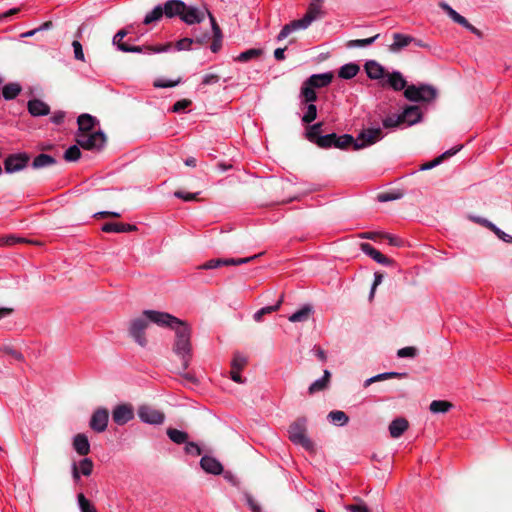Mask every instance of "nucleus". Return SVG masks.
<instances>
[{
  "mask_svg": "<svg viewBox=\"0 0 512 512\" xmlns=\"http://www.w3.org/2000/svg\"><path fill=\"white\" fill-rule=\"evenodd\" d=\"M55 163H56V160L54 157H52L48 154L41 153L34 158V160L31 163V166L33 169L37 170V169H42L45 167L52 166Z\"/></svg>",
  "mask_w": 512,
  "mask_h": 512,
  "instance_id": "2f4dec72",
  "label": "nucleus"
},
{
  "mask_svg": "<svg viewBox=\"0 0 512 512\" xmlns=\"http://www.w3.org/2000/svg\"><path fill=\"white\" fill-rule=\"evenodd\" d=\"M417 355V349L412 346L401 348L397 351V356L399 358H413Z\"/></svg>",
  "mask_w": 512,
  "mask_h": 512,
  "instance_id": "4d7b16f0",
  "label": "nucleus"
},
{
  "mask_svg": "<svg viewBox=\"0 0 512 512\" xmlns=\"http://www.w3.org/2000/svg\"><path fill=\"white\" fill-rule=\"evenodd\" d=\"M190 104H191V101L188 99L179 100L173 105L172 111L180 112V111L184 110L185 108H187Z\"/></svg>",
  "mask_w": 512,
  "mask_h": 512,
  "instance_id": "338daca9",
  "label": "nucleus"
},
{
  "mask_svg": "<svg viewBox=\"0 0 512 512\" xmlns=\"http://www.w3.org/2000/svg\"><path fill=\"white\" fill-rule=\"evenodd\" d=\"M109 412L106 408H98L94 411L90 419V427L95 432H104L107 428Z\"/></svg>",
  "mask_w": 512,
  "mask_h": 512,
  "instance_id": "ddd939ff",
  "label": "nucleus"
},
{
  "mask_svg": "<svg viewBox=\"0 0 512 512\" xmlns=\"http://www.w3.org/2000/svg\"><path fill=\"white\" fill-rule=\"evenodd\" d=\"M306 112L302 116V121L304 123H311L313 122L317 117V107L314 103H307Z\"/></svg>",
  "mask_w": 512,
  "mask_h": 512,
  "instance_id": "8fccbe9b",
  "label": "nucleus"
},
{
  "mask_svg": "<svg viewBox=\"0 0 512 512\" xmlns=\"http://www.w3.org/2000/svg\"><path fill=\"white\" fill-rule=\"evenodd\" d=\"M167 435H168L169 439L176 444L186 443L188 440V437H189L186 432L175 429V428H168Z\"/></svg>",
  "mask_w": 512,
  "mask_h": 512,
  "instance_id": "c9c22d12",
  "label": "nucleus"
},
{
  "mask_svg": "<svg viewBox=\"0 0 512 512\" xmlns=\"http://www.w3.org/2000/svg\"><path fill=\"white\" fill-rule=\"evenodd\" d=\"M246 364L247 358L240 353H236L231 362V367L233 369L242 370L246 366Z\"/></svg>",
  "mask_w": 512,
  "mask_h": 512,
  "instance_id": "5fc2aeb1",
  "label": "nucleus"
},
{
  "mask_svg": "<svg viewBox=\"0 0 512 512\" xmlns=\"http://www.w3.org/2000/svg\"><path fill=\"white\" fill-rule=\"evenodd\" d=\"M405 376H406V373H398V372L381 373V374H378L376 376H373V377L367 379L364 382V387H368L370 384H372L376 381L386 380V379L395 378V377H405Z\"/></svg>",
  "mask_w": 512,
  "mask_h": 512,
  "instance_id": "a19ab883",
  "label": "nucleus"
},
{
  "mask_svg": "<svg viewBox=\"0 0 512 512\" xmlns=\"http://www.w3.org/2000/svg\"><path fill=\"white\" fill-rule=\"evenodd\" d=\"M162 8V5H157L154 7L152 11L146 14L143 23L145 25H149L153 22L159 21L163 16H165L164 10H162Z\"/></svg>",
  "mask_w": 512,
  "mask_h": 512,
  "instance_id": "ea45409f",
  "label": "nucleus"
},
{
  "mask_svg": "<svg viewBox=\"0 0 512 512\" xmlns=\"http://www.w3.org/2000/svg\"><path fill=\"white\" fill-rule=\"evenodd\" d=\"M355 141L356 139L349 134H343L341 136L337 135L335 148L345 149L348 146L353 145V148L355 149Z\"/></svg>",
  "mask_w": 512,
  "mask_h": 512,
  "instance_id": "49530a36",
  "label": "nucleus"
},
{
  "mask_svg": "<svg viewBox=\"0 0 512 512\" xmlns=\"http://www.w3.org/2000/svg\"><path fill=\"white\" fill-rule=\"evenodd\" d=\"M310 26L308 21L305 20L304 17L301 19L293 20L290 23L284 25L277 35V41H282L287 38L292 32L298 30H305Z\"/></svg>",
  "mask_w": 512,
  "mask_h": 512,
  "instance_id": "4468645a",
  "label": "nucleus"
},
{
  "mask_svg": "<svg viewBox=\"0 0 512 512\" xmlns=\"http://www.w3.org/2000/svg\"><path fill=\"white\" fill-rule=\"evenodd\" d=\"M333 77L334 75L332 72L313 74L306 80V82L313 88H323L332 82Z\"/></svg>",
  "mask_w": 512,
  "mask_h": 512,
  "instance_id": "a211bd4d",
  "label": "nucleus"
},
{
  "mask_svg": "<svg viewBox=\"0 0 512 512\" xmlns=\"http://www.w3.org/2000/svg\"><path fill=\"white\" fill-rule=\"evenodd\" d=\"M198 194L199 193H188V192H183V191H176L174 193V196L188 202V201L196 200V197Z\"/></svg>",
  "mask_w": 512,
  "mask_h": 512,
  "instance_id": "0e129e2a",
  "label": "nucleus"
},
{
  "mask_svg": "<svg viewBox=\"0 0 512 512\" xmlns=\"http://www.w3.org/2000/svg\"><path fill=\"white\" fill-rule=\"evenodd\" d=\"M127 31L125 29L119 30L113 37V45H115L120 51L121 47L128 46L127 43L123 42V38L127 35Z\"/></svg>",
  "mask_w": 512,
  "mask_h": 512,
  "instance_id": "6e6d98bb",
  "label": "nucleus"
},
{
  "mask_svg": "<svg viewBox=\"0 0 512 512\" xmlns=\"http://www.w3.org/2000/svg\"><path fill=\"white\" fill-rule=\"evenodd\" d=\"M200 466L209 474L219 475L223 472L222 464L216 458L211 456H203L200 460Z\"/></svg>",
  "mask_w": 512,
  "mask_h": 512,
  "instance_id": "dca6fc26",
  "label": "nucleus"
},
{
  "mask_svg": "<svg viewBox=\"0 0 512 512\" xmlns=\"http://www.w3.org/2000/svg\"><path fill=\"white\" fill-rule=\"evenodd\" d=\"M193 43V39L191 38H183L176 42L177 50H188Z\"/></svg>",
  "mask_w": 512,
  "mask_h": 512,
  "instance_id": "69168bd1",
  "label": "nucleus"
},
{
  "mask_svg": "<svg viewBox=\"0 0 512 512\" xmlns=\"http://www.w3.org/2000/svg\"><path fill=\"white\" fill-rule=\"evenodd\" d=\"M474 220L477 223L482 224L483 226L487 227L491 231H493L501 240L507 243H512V236L506 234L505 232L501 231L497 226H495L492 222L482 219V218H474Z\"/></svg>",
  "mask_w": 512,
  "mask_h": 512,
  "instance_id": "7c9ffc66",
  "label": "nucleus"
},
{
  "mask_svg": "<svg viewBox=\"0 0 512 512\" xmlns=\"http://www.w3.org/2000/svg\"><path fill=\"white\" fill-rule=\"evenodd\" d=\"M79 145L70 146L64 153V159L68 162L77 161L81 157Z\"/></svg>",
  "mask_w": 512,
  "mask_h": 512,
  "instance_id": "3c124183",
  "label": "nucleus"
},
{
  "mask_svg": "<svg viewBox=\"0 0 512 512\" xmlns=\"http://www.w3.org/2000/svg\"><path fill=\"white\" fill-rule=\"evenodd\" d=\"M173 330L175 332L173 352L181 358L182 368L186 370L192 356L191 328L186 322L181 321Z\"/></svg>",
  "mask_w": 512,
  "mask_h": 512,
  "instance_id": "f257e3e1",
  "label": "nucleus"
},
{
  "mask_svg": "<svg viewBox=\"0 0 512 512\" xmlns=\"http://www.w3.org/2000/svg\"><path fill=\"white\" fill-rule=\"evenodd\" d=\"M322 3L312 1L310 2L305 15L303 16L306 21L311 25L313 21L324 16Z\"/></svg>",
  "mask_w": 512,
  "mask_h": 512,
  "instance_id": "5701e85b",
  "label": "nucleus"
},
{
  "mask_svg": "<svg viewBox=\"0 0 512 512\" xmlns=\"http://www.w3.org/2000/svg\"><path fill=\"white\" fill-rule=\"evenodd\" d=\"M95 122L96 119L90 114H81L77 119L78 133L91 132L94 128Z\"/></svg>",
  "mask_w": 512,
  "mask_h": 512,
  "instance_id": "cd10ccee",
  "label": "nucleus"
},
{
  "mask_svg": "<svg viewBox=\"0 0 512 512\" xmlns=\"http://www.w3.org/2000/svg\"><path fill=\"white\" fill-rule=\"evenodd\" d=\"M301 97L304 103H314L317 100L315 88L307 84L305 81L301 87Z\"/></svg>",
  "mask_w": 512,
  "mask_h": 512,
  "instance_id": "e433bc0d",
  "label": "nucleus"
},
{
  "mask_svg": "<svg viewBox=\"0 0 512 512\" xmlns=\"http://www.w3.org/2000/svg\"><path fill=\"white\" fill-rule=\"evenodd\" d=\"M383 138L381 128H369L363 130L356 138L355 150L373 145Z\"/></svg>",
  "mask_w": 512,
  "mask_h": 512,
  "instance_id": "1a4fd4ad",
  "label": "nucleus"
},
{
  "mask_svg": "<svg viewBox=\"0 0 512 512\" xmlns=\"http://www.w3.org/2000/svg\"><path fill=\"white\" fill-rule=\"evenodd\" d=\"M30 161V156L25 153L10 154L4 161V170L6 173L12 174L24 170Z\"/></svg>",
  "mask_w": 512,
  "mask_h": 512,
  "instance_id": "6e6552de",
  "label": "nucleus"
},
{
  "mask_svg": "<svg viewBox=\"0 0 512 512\" xmlns=\"http://www.w3.org/2000/svg\"><path fill=\"white\" fill-rule=\"evenodd\" d=\"M382 124L384 128H396L403 123L400 114H393L384 118Z\"/></svg>",
  "mask_w": 512,
  "mask_h": 512,
  "instance_id": "864d4df0",
  "label": "nucleus"
},
{
  "mask_svg": "<svg viewBox=\"0 0 512 512\" xmlns=\"http://www.w3.org/2000/svg\"><path fill=\"white\" fill-rule=\"evenodd\" d=\"M402 123H406L408 126L418 123L422 118V113L417 106H408L400 114Z\"/></svg>",
  "mask_w": 512,
  "mask_h": 512,
  "instance_id": "f3484780",
  "label": "nucleus"
},
{
  "mask_svg": "<svg viewBox=\"0 0 512 512\" xmlns=\"http://www.w3.org/2000/svg\"><path fill=\"white\" fill-rule=\"evenodd\" d=\"M76 142L85 150H99L104 146L106 137L101 131L82 132L76 134Z\"/></svg>",
  "mask_w": 512,
  "mask_h": 512,
  "instance_id": "39448f33",
  "label": "nucleus"
},
{
  "mask_svg": "<svg viewBox=\"0 0 512 512\" xmlns=\"http://www.w3.org/2000/svg\"><path fill=\"white\" fill-rule=\"evenodd\" d=\"M345 508L349 512H370L368 507L365 505H347Z\"/></svg>",
  "mask_w": 512,
  "mask_h": 512,
  "instance_id": "774afa93",
  "label": "nucleus"
},
{
  "mask_svg": "<svg viewBox=\"0 0 512 512\" xmlns=\"http://www.w3.org/2000/svg\"><path fill=\"white\" fill-rule=\"evenodd\" d=\"M408 421L405 418H397L389 425V433L392 438L400 437L408 428Z\"/></svg>",
  "mask_w": 512,
  "mask_h": 512,
  "instance_id": "393cba45",
  "label": "nucleus"
},
{
  "mask_svg": "<svg viewBox=\"0 0 512 512\" xmlns=\"http://www.w3.org/2000/svg\"><path fill=\"white\" fill-rule=\"evenodd\" d=\"M206 15H208L210 18L211 27H212L213 32L216 35H219L220 28H219L218 24L216 23L213 15L207 9H199L197 7L188 6L185 4V9L181 16V20L188 25H193V24L201 23L202 21H204Z\"/></svg>",
  "mask_w": 512,
  "mask_h": 512,
  "instance_id": "7ed1b4c3",
  "label": "nucleus"
},
{
  "mask_svg": "<svg viewBox=\"0 0 512 512\" xmlns=\"http://www.w3.org/2000/svg\"><path fill=\"white\" fill-rule=\"evenodd\" d=\"M184 449H185V452L187 454H191V455H195V456H199L202 453L201 448L195 442H188L187 441L185 443V448Z\"/></svg>",
  "mask_w": 512,
  "mask_h": 512,
  "instance_id": "bf43d9fd",
  "label": "nucleus"
},
{
  "mask_svg": "<svg viewBox=\"0 0 512 512\" xmlns=\"http://www.w3.org/2000/svg\"><path fill=\"white\" fill-rule=\"evenodd\" d=\"M80 473L84 476H90L93 472V462L90 458H83L79 464H77Z\"/></svg>",
  "mask_w": 512,
  "mask_h": 512,
  "instance_id": "603ef678",
  "label": "nucleus"
},
{
  "mask_svg": "<svg viewBox=\"0 0 512 512\" xmlns=\"http://www.w3.org/2000/svg\"><path fill=\"white\" fill-rule=\"evenodd\" d=\"M313 312V308L311 305L306 304L296 312H294L292 315L289 316V321L296 323V322H306L310 318L311 314Z\"/></svg>",
  "mask_w": 512,
  "mask_h": 512,
  "instance_id": "c85d7f7f",
  "label": "nucleus"
},
{
  "mask_svg": "<svg viewBox=\"0 0 512 512\" xmlns=\"http://www.w3.org/2000/svg\"><path fill=\"white\" fill-rule=\"evenodd\" d=\"M328 420L335 425L344 426L348 423L349 418L343 411L334 410L328 414Z\"/></svg>",
  "mask_w": 512,
  "mask_h": 512,
  "instance_id": "58836bf2",
  "label": "nucleus"
},
{
  "mask_svg": "<svg viewBox=\"0 0 512 512\" xmlns=\"http://www.w3.org/2000/svg\"><path fill=\"white\" fill-rule=\"evenodd\" d=\"M378 37H379V34H376L372 37L365 38V39L350 40L347 42L346 46L348 48L366 47V46H369L372 43H374Z\"/></svg>",
  "mask_w": 512,
  "mask_h": 512,
  "instance_id": "a18cd8bd",
  "label": "nucleus"
},
{
  "mask_svg": "<svg viewBox=\"0 0 512 512\" xmlns=\"http://www.w3.org/2000/svg\"><path fill=\"white\" fill-rule=\"evenodd\" d=\"M21 92V86L18 83H8L2 88V95L6 100L16 98Z\"/></svg>",
  "mask_w": 512,
  "mask_h": 512,
  "instance_id": "f704fd0d",
  "label": "nucleus"
},
{
  "mask_svg": "<svg viewBox=\"0 0 512 512\" xmlns=\"http://www.w3.org/2000/svg\"><path fill=\"white\" fill-rule=\"evenodd\" d=\"M461 147L462 146H459L457 148L448 150L444 152L442 155L435 158L434 160L424 163L423 165H421L420 170L425 171L434 168L435 166L439 165L446 157L456 154L461 149Z\"/></svg>",
  "mask_w": 512,
  "mask_h": 512,
  "instance_id": "473e14b6",
  "label": "nucleus"
},
{
  "mask_svg": "<svg viewBox=\"0 0 512 512\" xmlns=\"http://www.w3.org/2000/svg\"><path fill=\"white\" fill-rule=\"evenodd\" d=\"M361 250L368 256H370L374 261L382 265H390L392 264V260L383 255L380 251L375 249L369 243H362Z\"/></svg>",
  "mask_w": 512,
  "mask_h": 512,
  "instance_id": "6ab92c4d",
  "label": "nucleus"
},
{
  "mask_svg": "<svg viewBox=\"0 0 512 512\" xmlns=\"http://www.w3.org/2000/svg\"><path fill=\"white\" fill-rule=\"evenodd\" d=\"M149 322L147 318L143 316L137 317L131 320L129 325V335L134 339V341L142 347L147 345V339L145 336V330L147 329Z\"/></svg>",
  "mask_w": 512,
  "mask_h": 512,
  "instance_id": "0eeeda50",
  "label": "nucleus"
},
{
  "mask_svg": "<svg viewBox=\"0 0 512 512\" xmlns=\"http://www.w3.org/2000/svg\"><path fill=\"white\" fill-rule=\"evenodd\" d=\"M138 416L142 422L154 425L162 424L165 419L162 412L146 405L139 407Z\"/></svg>",
  "mask_w": 512,
  "mask_h": 512,
  "instance_id": "f8f14e48",
  "label": "nucleus"
},
{
  "mask_svg": "<svg viewBox=\"0 0 512 512\" xmlns=\"http://www.w3.org/2000/svg\"><path fill=\"white\" fill-rule=\"evenodd\" d=\"M389 85L395 91H401L406 89V80L403 78L400 72H393L387 74L386 79L383 82V85Z\"/></svg>",
  "mask_w": 512,
  "mask_h": 512,
  "instance_id": "412c9836",
  "label": "nucleus"
},
{
  "mask_svg": "<svg viewBox=\"0 0 512 512\" xmlns=\"http://www.w3.org/2000/svg\"><path fill=\"white\" fill-rule=\"evenodd\" d=\"M331 374L328 370H324L323 377L314 381L308 389L310 395L323 391L327 388Z\"/></svg>",
  "mask_w": 512,
  "mask_h": 512,
  "instance_id": "c756f323",
  "label": "nucleus"
},
{
  "mask_svg": "<svg viewBox=\"0 0 512 512\" xmlns=\"http://www.w3.org/2000/svg\"><path fill=\"white\" fill-rule=\"evenodd\" d=\"M72 47L74 50V56L77 60L85 61V56L83 53L82 45L79 41L75 40L72 42Z\"/></svg>",
  "mask_w": 512,
  "mask_h": 512,
  "instance_id": "680f3d73",
  "label": "nucleus"
},
{
  "mask_svg": "<svg viewBox=\"0 0 512 512\" xmlns=\"http://www.w3.org/2000/svg\"><path fill=\"white\" fill-rule=\"evenodd\" d=\"M437 94L436 88L428 84L408 85L404 91V96L412 102H431Z\"/></svg>",
  "mask_w": 512,
  "mask_h": 512,
  "instance_id": "20e7f679",
  "label": "nucleus"
},
{
  "mask_svg": "<svg viewBox=\"0 0 512 512\" xmlns=\"http://www.w3.org/2000/svg\"><path fill=\"white\" fill-rule=\"evenodd\" d=\"M143 316L147 318L149 323H154L160 327H168L172 330L182 321L169 313L156 310H145Z\"/></svg>",
  "mask_w": 512,
  "mask_h": 512,
  "instance_id": "423d86ee",
  "label": "nucleus"
},
{
  "mask_svg": "<svg viewBox=\"0 0 512 512\" xmlns=\"http://www.w3.org/2000/svg\"><path fill=\"white\" fill-rule=\"evenodd\" d=\"M289 439L296 445L302 446L307 451L314 450V443L306 435V419L299 418L293 422L288 430Z\"/></svg>",
  "mask_w": 512,
  "mask_h": 512,
  "instance_id": "f03ea898",
  "label": "nucleus"
},
{
  "mask_svg": "<svg viewBox=\"0 0 512 512\" xmlns=\"http://www.w3.org/2000/svg\"><path fill=\"white\" fill-rule=\"evenodd\" d=\"M77 500L81 512H97L95 506L84 496V494L79 493Z\"/></svg>",
  "mask_w": 512,
  "mask_h": 512,
  "instance_id": "de8ad7c7",
  "label": "nucleus"
},
{
  "mask_svg": "<svg viewBox=\"0 0 512 512\" xmlns=\"http://www.w3.org/2000/svg\"><path fill=\"white\" fill-rule=\"evenodd\" d=\"M257 257H258V255H254V256L246 257V258H237V259H235V258L211 259V260L206 261L204 264L200 265L199 269L209 270V269H216L221 266L241 265V264L248 263Z\"/></svg>",
  "mask_w": 512,
  "mask_h": 512,
  "instance_id": "9b49d317",
  "label": "nucleus"
},
{
  "mask_svg": "<svg viewBox=\"0 0 512 512\" xmlns=\"http://www.w3.org/2000/svg\"><path fill=\"white\" fill-rule=\"evenodd\" d=\"M245 499L251 512H262L261 506L255 501V499L250 494H246Z\"/></svg>",
  "mask_w": 512,
  "mask_h": 512,
  "instance_id": "e2e57ef3",
  "label": "nucleus"
},
{
  "mask_svg": "<svg viewBox=\"0 0 512 512\" xmlns=\"http://www.w3.org/2000/svg\"><path fill=\"white\" fill-rule=\"evenodd\" d=\"M134 418V408L131 404L116 405L112 410V420L117 425H125Z\"/></svg>",
  "mask_w": 512,
  "mask_h": 512,
  "instance_id": "9d476101",
  "label": "nucleus"
},
{
  "mask_svg": "<svg viewBox=\"0 0 512 512\" xmlns=\"http://www.w3.org/2000/svg\"><path fill=\"white\" fill-rule=\"evenodd\" d=\"M73 448L81 456L90 453V443L85 434L79 433L73 438Z\"/></svg>",
  "mask_w": 512,
  "mask_h": 512,
  "instance_id": "4be33fe9",
  "label": "nucleus"
},
{
  "mask_svg": "<svg viewBox=\"0 0 512 512\" xmlns=\"http://www.w3.org/2000/svg\"><path fill=\"white\" fill-rule=\"evenodd\" d=\"M365 70L370 79H382L384 78V68L374 60L368 61L365 64Z\"/></svg>",
  "mask_w": 512,
  "mask_h": 512,
  "instance_id": "a878e982",
  "label": "nucleus"
},
{
  "mask_svg": "<svg viewBox=\"0 0 512 512\" xmlns=\"http://www.w3.org/2000/svg\"><path fill=\"white\" fill-rule=\"evenodd\" d=\"M336 139L337 134L335 133L323 135L321 138L318 139V146L324 149L335 147Z\"/></svg>",
  "mask_w": 512,
  "mask_h": 512,
  "instance_id": "09e8293b",
  "label": "nucleus"
},
{
  "mask_svg": "<svg viewBox=\"0 0 512 512\" xmlns=\"http://www.w3.org/2000/svg\"><path fill=\"white\" fill-rule=\"evenodd\" d=\"M263 51L261 49H256V48H252V49H248L242 53H240L236 60L239 61V62H247L251 59H255V58H258L262 55Z\"/></svg>",
  "mask_w": 512,
  "mask_h": 512,
  "instance_id": "37998d69",
  "label": "nucleus"
},
{
  "mask_svg": "<svg viewBox=\"0 0 512 512\" xmlns=\"http://www.w3.org/2000/svg\"><path fill=\"white\" fill-rule=\"evenodd\" d=\"M359 70H360V68L357 64L348 63V64L343 65L339 69L338 76L342 79H352L353 77H355L358 74Z\"/></svg>",
  "mask_w": 512,
  "mask_h": 512,
  "instance_id": "72a5a7b5",
  "label": "nucleus"
},
{
  "mask_svg": "<svg viewBox=\"0 0 512 512\" xmlns=\"http://www.w3.org/2000/svg\"><path fill=\"white\" fill-rule=\"evenodd\" d=\"M393 38L394 42L390 45V50L393 52H397L415 41L413 37L400 33H395Z\"/></svg>",
  "mask_w": 512,
  "mask_h": 512,
  "instance_id": "bb28decb",
  "label": "nucleus"
},
{
  "mask_svg": "<svg viewBox=\"0 0 512 512\" xmlns=\"http://www.w3.org/2000/svg\"><path fill=\"white\" fill-rule=\"evenodd\" d=\"M452 408V404L445 400H434L430 403L429 409L432 413H446Z\"/></svg>",
  "mask_w": 512,
  "mask_h": 512,
  "instance_id": "79ce46f5",
  "label": "nucleus"
},
{
  "mask_svg": "<svg viewBox=\"0 0 512 512\" xmlns=\"http://www.w3.org/2000/svg\"><path fill=\"white\" fill-rule=\"evenodd\" d=\"M28 111L34 117L45 116L50 112V107L39 99H32L28 102Z\"/></svg>",
  "mask_w": 512,
  "mask_h": 512,
  "instance_id": "aec40b11",
  "label": "nucleus"
},
{
  "mask_svg": "<svg viewBox=\"0 0 512 512\" xmlns=\"http://www.w3.org/2000/svg\"><path fill=\"white\" fill-rule=\"evenodd\" d=\"M321 127H322V123H316V124L310 125L306 129V133H305L306 138L310 142L315 143L317 146H318V139L322 137L320 135Z\"/></svg>",
  "mask_w": 512,
  "mask_h": 512,
  "instance_id": "4c0bfd02",
  "label": "nucleus"
},
{
  "mask_svg": "<svg viewBox=\"0 0 512 512\" xmlns=\"http://www.w3.org/2000/svg\"><path fill=\"white\" fill-rule=\"evenodd\" d=\"M282 304V299L278 300L277 303L275 305H271V306H266V307H263L261 309H259L253 316L254 320L259 322L262 320V317L265 315V314H270L272 312H275L277 311L280 306Z\"/></svg>",
  "mask_w": 512,
  "mask_h": 512,
  "instance_id": "c03bdc74",
  "label": "nucleus"
},
{
  "mask_svg": "<svg viewBox=\"0 0 512 512\" xmlns=\"http://www.w3.org/2000/svg\"><path fill=\"white\" fill-rule=\"evenodd\" d=\"M180 78L177 80H166V79H157L154 82V86L157 88H170L178 85L180 83Z\"/></svg>",
  "mask_w": 512,
  "mask_h": 512,
  "instance_id": "13d9d810",
  "label": "nucleus"
},
{
  "mask_svg": "<svg viewBox=\"0 0 512 512\" xmlns=\"http://www.w3.org/2000/svg\"><path fill=\"white\" fill-rule=\"evenodd\" d=\"M439 6L448 14V16L454 21L456 22V20L459 19V17L461 16L457 11H455L451 6H449L447 3L445 2H441L439 4Z\"/></svg>",
  "mask_w": 512,
  "mask_h": 512,
  "instance_id": "052dcab7",
  "label": "nucleus"
},
{
  "mask_svg": "<svg viewBox=\"0 0 512 512\" xmlns=\"http://www.w3.org/2000/svg\"><path fill=\"white\" fill-rule=\"evenodd\" d=\"M162 6L167 18L179 17L181 19L185 9V3L181 0H167Z\"/></svg>",
  "mask_w": 512,
  "mask_h": 512,
  "instance_id": "2eb2a0df",
  "label": "nucleus"
},
{
  "mask_svg": "<svg viewBox=\"0 0 512 512\" xmlns=\"http://www.w3.org/2000/svg\"><path fill=\"white\" fill-rule=\"evenodd\" d=\"M135 225L126 224V223H118V222H108L102 226V231L106 233H124L131 232L136 230Z\"/></svg>",
  "mask_w": 512,
  "mask_h": 512,
  "instance_id": "b1692460",
  "label": "nucleus"
}]
</instances>
